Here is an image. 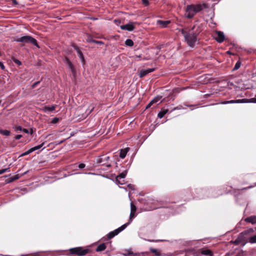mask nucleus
I'll list each match as a JSON object with an SVG mask.
<instances>
[{
  "label": "nucleus",
  "mask_w": 256,
  "mask_h": 256,
  "mask_svg": "<svg viewBox=\"0 0 256 256\" xmlns=\"http://www.w3.org/2000/svg\"><path fill=\"white\" fill-rule=\"evenodd\" d=\"M14 62L15 64H18V65H20L22 64V62L20 60H17V59H15L14 60Z\"/></svg>",
  "instance_id": "obj_35"
},
{
  "label": "nucleus",
  "mask_w": 256,
  "mask_h": 256,
  "mask_svg": "<svg viewBox=\"0 0 256 256\" xmlns=\"http://www.w3.org/2000/svg\"><path fill=\"white\" fill-rule=\"evenodd\" d=\"M154 70V68H148L146 70H142L140 72L139 76L140 78H142L148 74L152 72Z\"/></svg>",
  "instance_id": "obj_9"
},
{
  "label": "nucleus",
  "mask_w": 256,
  "mask_h": 256,
  "mask_svg": "<svg viewBox=\"0 0 256 256\" xmlns=\"http://www.w3.org/2000/svg\"><path fill=\"white\" fill-rule=\"evenodd\" d=\"M0 66L2 70H4V64L2 62H0Z\"/></svg>",
  "instance_id": "obj_42"
},
{
  "label": "nucleus",
  "mask_w": 256,
  "mask_h": 256,
  "mask_svg": "<svg viewBox=\"0 0 256 256\" xmlns=\"http://www.w3.org/2000/svg\"><path fill=\"white\" fill-rule=\"evenodd\" d=\"M94 40H93L92 38L90 36H88V38L86 39V42H92L94 43Z\"/></svg>",
  "instance_id": "obj_30"
},
{
  "label": "nucleus",
  "mask_w": 256,
  "mask_h": 256,
  "mask_svg": "<svg viewBox=\"0 0 256 256\" xmlns=\"http://www.w3.org/2000/svg\"><path fill=\"white\" fill-rule=\"evenodd\" d=\"M94 43L100 44H104V43L102 41H98V40H94Z\"/></svg>",
  "instance_id": "obj_36"
},
{
  "label": "nucleus",
  "mask_w": 256,
  "mask_h": 256,
  "mask_svg": "<svg viewBox=\"0 0 256 256\" xmlns=\"http://www.w3.org/2000/svg\"><path fill=\"white\" fill-rule=\"evenodd\" d=\"M201 254L203 255L212 256V252L210 250H203L201 252Z\"/></svg>",
  "instance_id": "obj_20"
},
{
  "label": "nucleus",
  "mask_w": 256,
  "mask_h": 256,
  "mask_svg": "<svg viewBox=\"0 0 256 256\" xmlns=\"http://www.w3.org/2000/svg\"><path fill=\"white\" fill-rule=\"evenodd\" d=\"M248 242L250 243H256V235L250 236L248 239Z\"/></svg>",
  "instance_id": "obj_26"
},
{
  "label": "nucleus",
  "mask_w": 256,
  "mask_h": 256,
  "mask_svg": "<svg viewBox=\"0 0 256 256\" xmlns=\"http://www.w3.org/2000/svg\"><path fill=\"white\" fill-rule=\"evenodd\" d=\"M110 159V156H106L104 158V162Z\"/></svg>",
  "instance_id": "obj_46"
},
{
  "label": "nucleus",
  "mask_w": 256,
  "mask_h": 256,
  "mask_svg": "<svg viewBox=\"0 0 256 256\" xmlns=\"http://www.w3.org/2000/svg\"><path fill=\"white\" fill-rule=\"evenodd\" d=\"M106 248V246L105 244H101L100 245L98 246V247L96 248V252H102Z\"/></svg>",
  "instance_id": "obj_21"
},
{
  "label": "nucleus",
  "mask_w": 256,
  "mask_h": 256,
  "mask_svg": "<svg viewBox=\"0 0 256 256\" xmlns=\"http://www.w3.org/2000/svg\"><path fill=\"white\" fill-rule=\"evenodd\" d=\"M127 256H138L136 254H128Z\"/></svg>",
  "instance_id": "obj_44"
},
{
  "label": "nucleus",
  "mask_w": 256,
  "mask_h": 256,
  "mask_svg": "<svg viewBox=\"0 0 256 256\" xmlns=\"http://www.w3.org/2000/svg\"><path fill=\"white\" fill-rule=\"evenodd\" d=\"M28 154L27 152H26L22 154L20 156H24L28 155Z\"/></svg>",
  "instance_id": "obj_45"
},
{
  "label": "nucleus",
  "mask_w": 256,
  "mask_h": 256,
  "mask_svg": "<svg viewBox=\"0 0 256 256\" xmlns=\"http://www.w3.org/2000/svg\"><path fill=\"white\" fill-rule=\"evenodd\" d=\"M44 142H42V143L38 145V146H34L33 148H31L29 149L28 150H27V152L28 153V154H30V153H32V152L37 150H38L40 148H42L44 145Z\"/></svg>",
  "instance_id": "obj_12"
},
{
  "label": "nucleus",
  "mask_w": 256,
  "mask_h": 256,
  "mask_svg": "<svg viewBox=\"0 0 256 256\" xmlns=\"http://www.w3.org/2000/svg\"><path fill=\"white\" fill-rule=\"evenodd\" d=\"M126 176V172H122L116 178V181L120 184H122V183L120 182V179H122L124 178Z\"/></svg>",
  "instance_id": "obj_14"
},
{
  "label": "nucleus",
  "mask_w": 256,
  "mask_h": 256,
  "mask_svg": "<svg viewBox=\"0 0 256 256\" xmlns=\"http://www.w3.org/2000/svg\"><path fill=\"white\" fill-rule=\"evenodd\" d=\"M128 150H129L128 148L120 150V158L122 159L126 157Z\"/></svg>",
  "instance_id": "obj_13"
},
{
  "label": "nucleus",
  "mask_w": 256,
  "mask_h": 256,
  "mask_svg": "<svg viewBox=\"0 0 256 256\" xmlns=\"http://www.w3.org/2000/svg\"><path fill=\"white\" fill-rule=\"evenodd\" d=\"M134 214L135 212H130L128 222L126 224H123L118 228L110 232L108 235V238L110 239L114 237L115 236L118 234L120 232L124 230L127 227V226L132 222V219L133 218H134Z\"/></svg>",
  "instance_id": "obj_3"
},
{
  "label": "nucleus",
  "mask_w": 256,
  "mask_h": 256,
  "mask_svg": "<svg viewBox=\"0 0 256 256\" xmlns=\"http://www.w3.org/2000/svg\"><path fill=\"white\" fill-rule=\"evenodd\" d=\"M168 109H162L161 111L158 114V117L160 118H162L168 112Z\"/></svg>",
  "instance_id": "obj_18"
},
{
  "label": "nucleus",
  "mask_w": 256,
  "mask_h": 256,
  "mask_svg": "<svg viewBox=\"0 0 256 256\" xmlns=\"http://www.w3.org/2000/svg\"><path fill=\"white\" fill-rule=\"evenodd\" d=\"M242 103H249V102H253L256 103V98H252L250 99L248 98H243L242 99Z\"/></svg>",
  "instance_id": "obj_17"
},
{
  "label": "nucleus",
  "mask_w": 256,
  "mask_h": 256,
  "mask_svg": "<svg viewBox=\"0 0 256 256\" xmlns=\"http://www.w3.org/2000/svg\"><path fill=\"white\" fill-rule=\"evenodd\" d=\"M22 128L20 126H17L14 128V130L16 131H18V130L22 131Z\"/></svg>",
  "instance_id": "obj_34"
},
{
  "label": "nucleus",
  "mask_w": 256,
  "mask_h": 256,
  "mask_svg": "<svg viewBox=\"0 0 256 256\" xmlns=\"http://www.w3.org/2000/svg\"><path fill=\"white\" fill-rule=\"evenodd\" d=\"M240 66L241 62L240 61L237 62L234 66V70H238L240 68Z\"/></svg>",
  "instance_id": "obj_28"
},
{
  "label": "nucleus",
  "mask_w": 256,
  "mask_h": 256,
  "mask_svg": "<svg viewBox=\"0 0 256 256\" xmlns=\"http://www.w3.org/2000/svg\"><path fill=\"white\" fill-rule=\"evenodd\" d=\"M10 131L8 130H0V134L6 136H8L10 134Z\"/></svg>",
  "instance_id": "obj_24"
},
{
  "label": "nucleus",
  "mask_w": 256,
  "mask_h": 256,
  "mask_svg": "<svg viewBox=\"0 0 256 256\" xmlns=\"http://www.w3.org/2000/svg\"><path fill=\"white\" fill-rule=\"evenodd\" d=\"M245 222L252 224H256V216H252L245 218Z\"/></svg>",
  "instance_id": "obj_11"
},
{
  "label": "nucleus",
  "mask_w": 256,
  "mask_h": 256,
  "mask_svg": "<svg viewBox=\"0 0 256 256\" xmlns=\"http://www.w3.org/2000/svg\"><path fill=\"white\" fill-rule=\"evenodd\" d=\"M125 44L126 46H132L134 45V42L133 41L130 39H127L125 41Z\"/></svg>",
  "instance_id": "obj_25"
},
{
  "label": "nucleus",
  "mask_w": 256,
  "mask_h": 256,
  "mask_svg": "<svg viewBox=\"0 0 256 256\" xmlns=\"http://www.w3.org/2000/svg\"><path fill=\"white\" fill-rule=\"evenodd\" d=\"M234 103H236L235 100H231L230 101H225L222 102L223 104H234Z\"/></svg>",
  "instance_id": "obj_31"
},
{
  "label": "nucleus",
  "mask_w": 256,
  "mask_h": 256,
  "mask_svg": "<svg viewBox=\"0 0 256 256\" xmlns=\"http://www.w3.org/2000/svg\"><path fill=\"white\" fill-rule=\"evenodd\" d=\"M72 253L76 254L78 256H84L88 253V250L84 249L82 248L78 247L70 250Z\"/></svg>",
  "instance_id": "obj_5"
},
{
  "label": "nucleus",
  "mask_w": 256,
  "mask_h": 256,
  "mask_svg": "<svg viewBox=\"0 0 256 256\" xmlns=\"http://www.w3.org/2000/svg\"><path fill=\"white\" fill-rule=\"evenodd\" d=\"M17 42H22L23 43H31L34 45L38 47L36 40L30 36H24L20 38H18L14 40Z\"/></svg>",
  "instance_id": "obj_4"
},
{
  "label": "nucleus",
  "mask_w": 256,
  "mask_h": 256,
  "mask_svg": "<svg viewBox=\"0 0 256 256\" xmlns=\"http://www.w3.org/2000/svg\"><path fill=\"white\" fill-rule=\"evenodd\" d=\"M150 250L156 256H160L161 255L160 252L156 249L150 248Z\"/></svg>",
  "instance_id": "obj_23"
},
{
  "label": "nucleus",
  "mask_w": 256,
  "mask_h": 256,
  "mask_svg": "<svg viewBox=\"0 0 256 256\" xmlns=\"http://www.w3.org/2000/svg\"><path fill=\"white\" fill-rule=\"evenodd\" d=\"M153 104L152 102V101H150L148 104L146 106V108H150L152 105Z\"/></svg>",
  "instance_id": "obj_39"
},
{
  "label": "nucleus",
  "mask_w": 256,
  "mask_h": 256,
  "mask_svg": "<svg viewBox=\"0 0 256 256\" xmlns=\"http://www.w3.org/2000/svg\"><path fill=\"white\" fill-rule=\"evenodd\" d=\"M39 83H40V82H34V84H32V88H36V86H37V84H39Z\"/></svg>",
  "instance_id": "obj_41"
},
{
  "label": "nucleus",
  "mask_w": 256,
  "mask_h": 256,
  "mask_svg": "<svg viewBox=\"0 0 256 256\" xmlns=\"http://www.w3.org/2000/svg\"><path fill=\"white\" fill-rule=\"evenodd\" d=\"M136 208L132 202L130 204V212H136Z\"/></svg>",
  "instance_id": "obj_27"
},
{
  "label": "nucleus",
  "mask_w": 256,
  "mask_h": 256,
  "mask_svg": "<svg viewBox=\"0 0 256 256\" xmlns=\"http://www.w3.org/2000/svg\"><path fill=\"white\" fill-rule=\"evenodd\" d=\"M235 101H236V103H242V99H241V100H240V99H239V100H236Z\"/></svg>",
  "instance_id": "obj_43"
},
{
  "label": "nucleus",
  "mask_w": 256,
  "mask_h": 256,
  "mask_svg": "<svg viewBox=\"0 0 256 256\" xmlns=\"http://www.w3.org/2000/svg\"><path fill=\"white\" fill-rule=\"evenodd\" d=\"M216 40L218 42H224V35L222 32H216Z\"/></svg>",
  "instance_id": "obj_8"
},
{
  "label": "nucleus",
  "mask_w": 256,
  "mask_h": 256,
  "mask_svg": "<svg viewBox=\"0 0 256 256\" xmlns=\"http://www.w3.org/2000/svg\"><path fill=\"white\" fill-rule=\"evenodd\" d=\"M22 137V135L21 134H18L16 136L15 138L16 140H20Z\"/></svg>",
  "instance_id": "obj_38"
},
{
  "label": "nucleus",
  "mask_w": 256,
  "mask_h": 256,
  "mask_svg": "<svg viewBox=\"0 0 256 256\" xmlns=\"http://www.w3.org/2000/svg\"><path fill=\"white\" fill-rule=\"evenodd\" d=\"M170 20H158L156 23L158 24L160 28H164L170 24Z\"/></svg>",
  "instance_id": "obj_10"
},
{
  "label": "nucleus",
  "mask_w": 256,
  "mask_h": 256,
  "mask_svg": "<svg viewBox=\"0 0 256 256\" xmlns=\"http://www.w3.org/2000/svg\"><path fill=\"white\" fill-rule=\"evenodd\" d=\"M85 166H86L85 164H82H82H80L78 165V168H81V169H82V168H84L85 167Z\"/></svg>",
  "instance_id": "obj_37"
},
{
  "label": "nucleus",
  "mask_w": 256,
  "mask_h": 256,
  "mask_svg": "<svg viewBox=\"0 0 256 256\" xmlns=\"http://www.w3.org/2000/svg\"><path fill=\"white\" fill-rule=\"evenodd\" d=\"M206 8L205 4H197L187 5L185 10V16L188 18H192L194 15Z\"/></svg>",
  "instance_id": "obj_2"
},
{
  "label": "nucleus",
  "mask_w": 256,
  "mask_h": 256,
  "mask_svg": "<svg viewBox=\"0 0 256 256\" xmlns=\"http://www.w3.org/2000/svg\"><path fill=\"white\" fill-rule=\"evenodd\" d=\"M181 32L188 46L194 47L196 44H198V36L200 32L198 26H194L188 31L182 30Z\"/></svg>",
  "instance_id": "obj_1"
},
{
  "label": "nucleus",
  "mask_w": 256,
  "mask_h": 256,
  "mask_svg": "<svg viewBox=\"0 0 256 256\" xmlns=\"http://www.w3.org/2000/svg\"><path fill=\"white\" fill-rule=\"evenodd\" d=\"M8 170H9L8 168L0 170V174H4L7 171H8Z\"/></svg>",
  "instance_id": "obj_32"
},
{
  "label": "nucleus",
  "mask_w": 256,
  "mask_h": 256,
  "mask_svg": "<svg viewBox=\"0 0 256 256\" xmlns=\"http://www.w3.org/2000/svg\"><path fill=\"white\" fill-rule=\"evenodd\" d=\"M56 109V106L54 105L51 106H45L43 108L44 112H51L54 110Z\"/></svg>",
  "instance_id": "obj_15"
},
{
  "label": "nucleus",
  "mask_w": 256,
  "mask_h": 256,
  "mask_svg": "<svg viewBox=\"0 0 256 256\" xmlns=\"http://www.w3.org/2000/svg\"><path fill=\"white\" fill-rule=\"evenodd\" d=\"M64 62L68 66V68L71 70L72 75L75 76L76 74V70L70 60L68 58L66 57L64 59Z\"/></svg>",
  "instance_id": "obj_6"
},
{
  "label": "nucleus",
  "mask_w": 256,
  "mask_h": 256,
  "mask_svg": "<svg viewBox=\"0 0 256 256\" xmlns=\"http://www.w3.org/2000/svg\"><path fill=\"white\" fill-rule=\"evenodd\" d=\"M104 162H104V158H102L101 157H99L97 159V162L98 163V164H102V165H106V166H108V167H110L111 166V164H106Z\"/></svg>",
  "instance_id": "obj_19"
},
{
  "label": "nucleus",
  "mask_w": 256,
  "mask_h": 256,
  "mask_svg": "<svg viewBox=\"0 0 256 256\" xmlns=\"http://www.w3.org/2000/svg\"><path fill=\"white\" fill-rule=\"evenodd\" d=\"M22 132H24L26 133V134H32V133H33V130L32 129H30V131H29L28 129H26V128H22Z\"/></svg>",
  "instance_id": "obj_29"
},
{
  "label": "nucleus",
  "mask_w": 256,
  "mask_h": 256,
  "mask_svg": "<svg viewBox=\"0 0 256 256\" xmlns=\"http://www.w3.org/2000/svg\"><path fill=\"white\" fill-rule=\"evenodd\" d=\"M225 256H230V254H227Z\"/></svg>",
  "instance_id": "obj_47"
},
{
  "label": "nucleus",
  "mask_w": 256,
  "mask_h": 256,
  "mask_svg": "<svg viewBox=\"0 0 256 256\" xmlns=\"http://www.w3.org/2000/svg\"><path fill=\"white\" fill-rule=\"evenodd\" d=\"M76 52L78 53L79 58H80L81 61L84 64V56L82 52L78 48H76Z\"/></svg>",
  "instance_id": "obj_16"
},
{
  "label": "nucleus",
  "mask_w": 256,
  "mask_h": 256,
  "mask_svg": "<svg viewBox=\"0 0 256 256\" xmlns=\"http://www.w3.org/2000/svg\"><path fill=\"white\" fill-rule=\"evenodd\" d=\"M136 24V22H130L129 23L122 25L120 26V28L122 30H126L128 31H132L135 28V25Z\"/></svg>",
  "instance_id": "obj_7"
},
{
  "label": "nucleus",
  "mask_w": 256,
  "mask_h": 256,
  "mask_svg": "<svg viewBox=\"0 0 256 256\" xmlns=\"http://www.w3.org/2000/svg\"><path fill=\"white\" fill-rule=\"evenodd\" d=\"M142 2L146 6H147L149 2L148 0H142Z\"/></svg>",
  "instance_id": "obj_40"
},
{
  "label": "nucleus",
  "mask_w": 256,
  "mask_h": 256,
  "mask_svg": "<svg viewBox=\"0 0 256 256\" xmlns=\"http://www.w3.org/2000/svg\"><path fill=\"white\" fill-rule=\"evenodd\" d=\"M58 118H54L52 119V122L54 124L57 123L58 122Z\"/></svg>",
  "instance_id": "obj_33"
},
{
  "label": "nucleus",
  "mask_w": 256,
  "mask_h": 256,
  "mask_svg": "<svg viewBox=\"0 0 256 256\" xmlns=\"http://www.w3.org/2000/svg\"><path fill=\"white\" fill-rule=\"evenodd\" d=\"M162 96H158L156 98H154L153 100H152L151 101L152 102V104H160L162 102Z\"/></svg>",
  "instance_id": "obj_22"
}]
</instances>
